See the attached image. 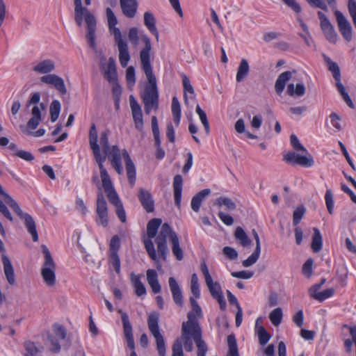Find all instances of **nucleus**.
<instances>
[{"label": "nucleus", "instance_id": "obj_1", "mask_svg": "<svg viewBox=\"0 0 356 356\" xmlns=\"http://www.w3.org/2000/svg\"><path fill=\"white\" fill-rule=\"evenodd\" d=\"M142 40L145 44V47L140 51V60L148 84L145 87L144 92L141 94V98L144 104L145 112L148 115L152 109L156 111L159 108V92L156 79L153 73L150 62L151 40L147 35H144Z\"/></svg>", "mask_w": 356, "mask_h": 356}, {"label": "nucleus", "instance_id": "obj_2", "mask_svg": "<svg viewBox=\"0 0 356 356\" xmlns=\"http://www.w3.org/2000/svg\"><path fill=\"white\" fill-rule=\"evenodd\" d=\"M89 144L99 169V176L102 182V170H104L107 175L109 176L108 171L104 165L106 158L109 159L112 166L115 168L118 174L122 175L123 169L121 164V154L119 147L117 145H113L111 149L108 150V154H104V155H102L100 151V146L97 143V131L95 124L91 125L89 131Z\"/></svg>", "mask_w": 356, "mask_h": 356}, {"label": "nucleus", "instance_id": "obj_3", "mask_svg": "<svg viewBox=\"0 0 356 356\" xmlns=\"http://www.w3.org/2000/svg\"><path fill=\"white\" fill-rule=\"evenodd\" d=\"M74 20L78 26H81L85 20L87 25L86 39L89 47L94 51H97L95 42V31L97 20L95 17L82 6L81 0H74Z\"/></svg>", "mask_w": 356, "mask_h": 356}, {"label": "nucleus", "instance_id": "obj_4", "mask_svg": "<svg viewBox=\"0 0 356 356\" xmlns=\"http://www.w3.org/2000/svg\"><path fill=\"white\" fill-rule=\"evenodd\" d=\"M106 15L108 22V29L114 37V41L119 51V61L122 67L127 66L130 60V54L127 42L123 39L121 31L116 27L118 19L111 8H107Z\"/></svg>", "mask_w": 356, "mask_h": 356}, {"label": "nucleus", "instance_id": "obj_5", "mask_svg": "<svg viewBox=\"0 0 356 356\" xmlns=\"http://www.w3.org/2000/svg\"><path fill=\"white\" fill-rule=\"evenodd\" d=\"M102 188L107 194L109 202L115 206L116 213L122 222H126V213L123 208L122 204L115 191L110 176H108L104 170L102 172Z\"/></svg>", "mask_w": 356, "mask_h": 356}, {"label": "nucleus", "instance_id": "obj_6", "mask_svg": "<svg viewBox=\"0 0 356 356\" xmlns=\"http://www.w3.org/2000/svg\"><path fill=\"white\" fill-rule=\"evenodd\" d=\"M162 220L160 218H153L150 220L147 225V238L143 239V243L149 257L156 263V267L159 269L161 264L159 263L156 254L152 238H154L158 232V229L161 226Z\"/></svg>", "mask_w": 356, "mask_h": 356}, {"label": "nucleus", "instance_id": "obj_7", "mask_svg": "<svg viewBox=\"0 0 356 356\" xmlns=\"http://www.w3.org/2000/svg\"><path fill=\"white\" fill-rule=\"evenodd\" d=\"M42 252L44 254V263L42 264L41 275L44 282L49 286H53L56 284V265L52 256L45 245H41Z\"/></svg>", "mask_w": 356, "mask_h": 356}, {"label": "nucleus", "instance_id": "obj_8", "mask_svg": "<svg viewBox=\"0 0 356 356\" xmlns=\"http://www.w3.org/2000/svg\"><path fill=\"white\" fill-rule=\"evenodd\" d=\"M200 270L211 296L218 301L220 308L222 310H225L226 309V302L221 290V286L218 282L213 280L205 261L201 263Z\"/></svg>", "mask_w": 356, "mask_h": 356}, {"label": "nucleus", "instance_id": "obj_9", "mask_svg": "<svg viewBox=\"0 0 356 356\" xmlns=\"http://www.w3.org/2000/svg\"><path fill=\"white\" fill-rule=\"evenodd\" d=\"M190 302L192 306V310L189 312L187 314L188 321L184 322L181 326V332H183V337L186 340V344L189 350L191 349V341L187 339V336L190 331H191V327L193 326H200L196 318H201L202 317V309L195 300L194 298H190Z\"/></svg>", "mask_w": 356, "mask_h": 356}, {"label": "nucleus", "instance_id": "obj_10", "mask_svg": "<svg viewBox=\"0 0 356 356\" xmlns=\"http://www.w3.org/2000/svg\"><path fill=\"white\" fill-rule=\"evenodd\" d=\"M159 316L156 313L149 314L147 319L148 328L154 337L156 343V349L159 356H165V344L163 337L160 333L159 326Z\"/></svg>", "mask_w": 356, "mask_h": 356}, {"label": "nucleus", "instance_id": "obj_11", "mask_svg": "<svg viewBox=\"0 0 356 356\" xmlns=\"http://www.w3.org/2000/svg\"><path fill=\"white\" fill-rule=\"evenodd\" d=\"M8 200L6 202L10 208L24 220V225L29 233L31 235L33 241H38V234L36 229V225L33 218L26 213H24L20 209L19 204L11 197H8Z\"/></svg>", "mask_w": 356, "mask_h": 356}, {"label": "nucleus", "instance_id": "obj_12", "mask_svg": "<svg viewBox=\"0 0 356 356\" xmlns=\"http://www.w3.org/2000/svg\"><path fill=\"white\" fill-rule=\"evenodd\" d=\"M40 95L39 92H35L32 95L28 102V106L33 105L31 109L32 117L27 122V126L30 129L34 130L39 125L42 120V112L45 111L46 106L43 103L39 104Z\"/></svg>", "mask_w": 356, "mask_h": 356}, {"label": "nucleus", "instance_id": "obj_13", "mask_svg": "<svg viewBox=\"0 0 356 356\" xmlns=\"http://www.w3.org/2000/svg\"><path fill=\"white\" fill-rule=\"evenodd\" d=\"M172 234H177L172 229L169 224L164 223L161 225L159 234L155 238L158 252L163 260L166 259L168 254L166 239L168 237L171 241Z\"/></svg>", "mask_w": 356, "mask_h": 356}, {"label": "nucleus", "instance_id": "obj_14", "mask_svg": "<svg viewBox=\"0 0 356 356\" xmlns=\"http://www.w3.org/2000/svg\"><path fill=\"white\" fill-rule=\"evenodd\" d=\"M191 330H192L189 332L188 335L187 336V339L189 340V341H191V350H189L187 346L186 339L183 337V339H184V348L188 352H191L193 350L192 340L193 339L197 347V356H206L208 348L206 343L202 339L200 327L197 325H192Z\"/></svg>", "mask_w": 356, "mask_h": 356}, {"label": "nucleus", "instance_id": "obj_15", "mask_svg": "<svg viewBox=\"0 0 356 356\" xmlns=\"http://www.w3.org/2000/svg\"><path fill=\"white\" fill-rule=\"evenodd\" d=\"M96 213L97 219V223L103 227H106L108 225V213L107 203L102 192L97 195Z\"/></svg>", "mask_w": 356, "mask_h": 356}, {"label": "nucleus", "instance_id": "obj_16", "mask_svg": "<svg viewBox=\"0 0 356 356\" xmlns=\"http://www.w3.org/2000/svg\"><path fill=\"white\" fill-rule=\"evenodd\" d=\"M118 312L121 314V319L123 325V332L127 342V346L132 350L130 356H138L135 351V343L132 332L133 330L129 319V316L122 309H119Z\"/></svg>", "mask_w": 356, "mask_h": 356}, {"label": "nucleus", "instance_id": "obj_17", "mask_svg": "<svg viewBox=\"0 0 356 356\" xmlns=\"http://www.w3.org/2000/svg\"><path fill=\"white\" fill-rule=\"evenodd\" d=\"M106 58L102 56L100 58V65L102 68L104 78L111 83H115L118 81V75L116 65L114 58H109L107 65H106Z\"/></svg>", "mask_w": 356, "mask_h": 356}, {"label": "nucleus", "instance_id": "obj_18", "mask_svg": "<svg viewBox=\"0 0 356 356\" xmlns=\"http://www.w3.org/2000/svg\"><path fill=\"white\" fill-rule=\"evenodd\" d=\"M129 104L135 128L140 132H143L144 120L140 106L133 95L129 97Z\"/></svg>", "mask_w": 356, "mask_h": 356}, {"label": "nucleus", "instance_id": "obj_19", "mask_svg": "<svg viewBox=\"0 0 356 356\" xmlns=\"http://www.w3.org/2000/svg\"><path fill=\"white\" fill-rule=\"evenodd\" d=\"M284 161L292 165H300L303 167H312L314 165V161L312 156H301L293 152H289L284 155Z\"/></svg>", "mask_w": 356, "mask_h": 356}, {"label": "nucleus", "instance_id": "obj_20", "mask_svg": "<svg viewBox=\"0 0 356 356\" xmlns=\"http://www.w3.org/2000/svg\"><path fill=\"white\" fill-rule=\"evenodd\" d=\"M334 15L341 35L346 41L350 42L353 38V29L350 22L343 13L338 10L334 11Z\"/></svg>", "mask_w": 356, "mask_h": 356}, {"label": "nucleus", "instance_id": "obj_21", "mask_svg": "<svg viewBox=\"0 0 356 356\" xmlns=\"http://www.w3.org/2000/svg\"><path fill=\"white\" fill-rule=\"evenodd\" d=\"M42 83L53 86L61 95H65L67 92L64 80L55 74H48L40 78Z\"/></svg>", "mask_w": 356, "mask_h": 356}, {"label": "nucleus", "instance_id": "obj_22", "mask_svg": "<svg viewBox=\"0 0 356 356\" xmlns=\"http://www.w3.org/2000/svg\"><path fill=\"white\" fill-rule=\"evenodd\" d=\"M138 197L143 208L147 213H152L154 211V200L148 190L143 188H139Z\"/></svg>", "mask_w": 356, "mask_h": 356}, {"label": "nucleus", "instance_id": "obj_23", "mask_svg": "<svg viewBox=\"0 0 356 356\" xmlns=\"http://www.w3.org/2000/svg\"><path fill=\"white\" fill-rule=\"evenodd\" d=\"M122 156L125 161L127 177L131 187H134L136 179V167L127 150L122 151Z\"/></svg>", "mask_w": 356, "mask_h": 356}, {"label": "nucleus", "instance_id": "obj_24", "mask_svg": "<svg viewBox=\"0 0 356 356\" xmlns=\"http://www.w3.org/2000/svg\"><path fill=\"white\" fill-rule=\"evenodd\" d=\"M120 6L123 15L128 18H134L137 13L136 0H120Z\"/></svg>", "mask_w": 356, "mask_h": 356}, {"label": "nucleus", "instance_id": "obj_25", "mask_svg": "<svg viewBox=\"0 0 356 356\" xmlns=\"http://www.w3.org/2000/svg\"><path fill=\"white\" fill-rule=\"evenodd\" d=\"M144 24L147 30L155 37L156 41L159 40V33L156 28V20L153 13L146 11L143 15Z\"/></svg>", "mask_w": 356, "mask_h": 356}, {"label": "nucleus", "instance_id": "obj_26", "mask_svg": "<svg viewBox=\"0 0 356 356\" xmlns=\"http://www.w3.org/2000/svg\"><path fill=\"white\" fill-rule=\"evenodd\" d=\"M168 283L175 303L179 307H182L183 296L179 285L173 277L169 278Z\"/></svg>", "mask_w": 356, "mask_h": 356}, {"label": "nucleus", "instance_id": "obj_27", "mask_svg": "<svg viewBox=\"0 0 356 356\" xmlns=\"http://www.w3.org/2000/svg\"><path fill=\"white\" fill-rule=\"evenodd\" d=\"M1 259L6 278L10 285H14L15 284V275L11 261L8 256L4 254H2Z\"/></svg>", "mask_w": 356, "mask_h": 356}, {"label": "nucleus", "instance_id": "obj_28", "mask_svg": "<svg viewBox=\"0 0 356 356\" xmlns=\"http://www.w3.org/2000/svg\"><path fill=\"white\" fill-rule=\"evenodd\" d=\"M250 72V67L247 59L241 58L236 69V81L241 83L247 79Z\"/></svg>", "mask_w": 356, "mask_h": 356}, {"label": "nucleus", "instance_id": "obj_29", "mask_svg": "<svg viewBox=\"0 0 356 356\" xmlns=\"http://www.w3.org/2000/svg\"><path fill=\"white\" fill-rule=\"evenodd\" d=\"M183 178L180 175H177L173 179V191L175 203L178 207L181 205Z\"/></svg>", "mask_w": 356, "mask_h": 356}, {"label": "nucleus", "instance_id": "obj_30", "mask_svg": "<svg viewBox=\"0 0 356 356\" xmlns=\"http://www.w3.org/2000/svg\"><path fill=\"white\" fill-rule=\"evenodd\" d=\"M55 70V63L52 60L45 59L33 67V71L39 74H50Z\"/></svg>", "mask_w": 356, "mask_h": 356}, {"label": "nucleus", "instance_id": "obj_31", "mask_svg": "<svg viewBox=\"0 0 356 356\" xmlns=\"http://www.w3.org/2000/svg\"><path fill=\"white\" fill-rule=\"evenodd\" d=\"M211 194V190L206 188L196 193L191 200V209L195 212H198L202 201Z\"/></svg>", "mask_w": 356, "mask_h": 356}, {"label": "nucleus", "instance_id": "obj_32", "mask_svg": "<svg viewBox=\"0 0 356 356\" xmlns=\"http://www.w3.org/2000/svg\"><path fill=\"white\" fill-rule=\"evenodd\" d=\"M147 281L154 293H159L161 286L159 282L158 274L155 270L148 269L147 270Z\"/></svg>", "mask_w": 356, "mask_h": 356}, {"label": "nucleus", "instance_id": "obj_33", "mask_svg": "<svg viewBox=\"0 0 356 356\" xmlns=\"http://www.w3.org/2000/svg\"><path fill=\"white\" fill-rule=\"evenodd\" d=\"M296 72V70L292 72L286 71L279 75L275 84V89L278 95H280L283 92L286 81L291 78L292 74Z\"/></svg>", "mask_w": 356, "mask_h": 356}, {"label": "nucleus", "instance_id": "obj_34", "mask_svg": "<svg viewBox=\"0 0 356 356\" xmlns=\"http://www.w3.org/2000/svg\"><path fill=\"white\" fill-rule=\"evenodd\" d=\"M182 85L184 88V99L186 105H188V97L187 92L192 95L191 97V99H195V90L191 83V81L186 74L182 75Z\"/></svg>", "mask_w": 356, "mask_h": 356}, {"label": "nucleus", "instance_id": "obj_35", "mask_svg": "<svg viewBox=\"0 0 356 356\" xmlns=\"http://www.w3.org/2000/svg\"><path fill=\"white\" fill-rule=\"evenodd\" d=\"M234 237L238 243L243 248H248L252 244L251 239L248 237L244 229L241 227H237L234 232Z\"/></svg>", "mask_w": 356, "mask_h": 356}, {"label": "nucleus", "instance_id": "obj_36", "mask_svg": "<svg viewBox=\"0 0 356 356\" xmlns=\"http://www.w3.org/2000/svg\"><path fill=\"white\" fill-rule=\"evenodd\" d=\"M131 282L135 289L136 294L138 296H142L146 293V289L144 284L140 281L139 275H135L134 273H131Z\"/></svg>", "mask_w": 356, "mask_h": 356}, {"label": "nucleus", "instance_id": "obj_37", "mask_svg": "<svg viewBox=\"0 0 356 356\" xmlns=\"http://www.w3.org/2000/svg\"><path fill=\"white\" fill-rule=\"evenodd\" d=\"M170 242L173 255L178 261H181L184 259V252L180 246L178 236L177 234H172V241Z\"/></svg>", "mask_w": 356, "mask_h": 356}, {"label": "nucleus", "instance_id": "obj_38", "mask_svg": "<svg viewBox=\"0 0 356 356\" xmlns=\"http://www.w3.org/2000/svg\"><path fill=\"white\" fill-rule=\"evenodd\" d=\"M321 27L326 39L332 43H336L337 40V35L330 22L321 24Z\"/></svg>", "mask_w": 356, "mask_h": 356}, {"label": "nucleus", "instance_id": "obj_39", "mask_svg": "<svg viewBox=\"0 0 356 356\" xmlns=\"http://www.w3.org/2000/svg\"><path fill=\"white\" fill-rule=\"evenodd\" d=\"M314 234L312 236V248L314 252H318L322 248L323 239L318 229H313Z\"/></svg>", "mask_w": 356, "mask_h": 356}, {"label": "nucleus", "instance_id": "obj_40", "mask_svg": "<svg viewBox=\"0 0 356 356\" xmlns=\"http://www.w3.org/2000/svg\"><path fill=\"white\" fill-rule=\"evenodd\" d=\"M214 204L218 207L224 206L229 211H234L236 208V203L232 199L225 196H221L217 198Z\"/></svg>", "mask_w": 356, "mask_h": 356}, {"label": "nucleus", "instance_id": "obj_41", "mask_svg": "<svg viewBox=\"0 0 356 356\" xmlns=\"http://www.w3.org/2000/svg\"><path fill=\"white\" fill-rule=\"evenodd\" d=\"M171 109L175 122L178 126L181 119V106L176 97H172Z\"/></svg>", "mask_w": 356, "mask_h": 356}, {"label": "nucleus", "instance_id": "obj_42", "mask_svg": "<svg viewBox=\"0 0 356 356\" xmlns=\"http://www.w3.org/2000/svg\"><path fill=\"white\" fill-rule=\"evenodd\" d=\"M305 92V88L302 83H298L295 86L293 83H290L287 86V93L290 96L297 95L302 96Z\"/></svg>", "mask_w": 356, "mask_h": 356}, {"label": "nucleus", "instance_id": "obj_43", "mask_svg": "<svg viewBox=\"0 0 356 356\" xmlns=\"http://www.w3.org/2000/svg\"><path fill=\"white\" fill-rule=\"evenodd\" d=\"M184 346V339H183V332L179 338H177L172 345V356H184L182 346Z\"/></svg>", "mask_w": 356, "mask_h": 356}, {"label": "nucleus", "instance_id": "obj_44", "mask_svg": "<svg viewBox=\"0 0 356 356\" xmlns=\"http://www.w3.org/2000/svg\"><path fill=\"white\" fill-rule=\"evenodd\" d=\"M227 345L229 351L227 356H238L236 340L234 334H229L227 337Z\"/></svg>", "mask_w": 356, "mask_h": 356}, {"label": "nucleus", "instance_id": "obj_45", "mask_svg": "<svg viewBox=\"0 0 356 356\" xmlns=\"http://www.w3.org/2000/svg\"><path fill=\"white\" fill-rule=\"evenodd\" d=\"M282 317V310L280 307L274 309L269 314V319L275 326H278L281 323Z\"/></svg>", "mask_w": 356, "mask_h": 356}, {"label": "nucleus", "instance_id": "obj_46", "mask_svg": "<svg viewBox=\"0 0 356 356\" xmlns=\"http://www.w3.org/2000/svg\"><path fill=\"white\" fill-rule=\"evenodd\" d=\"M110 131L108 130H105L102 131L100 134L99 138V143L102 146V151L104 154H108V150L111 149V147L108 145V136Z\"/></svg>", "mask_w": 356, "mask_h": 356}, {"label": "nucleus", "instance_id": "obj_47", "mask_svg": "<svg viewBox=\"0 0 356 356\" xmlns=\"http://www.w3.org/2000/svg\"><path fill=\"white\" fill-rule=\"evenodd\" d=\"M306 212V209L303 206L298 207L293 213V225L298 227L301 220L304 217Z\"/></svg>", "mask_w": 356, "mask_h": 356}, {"label": "nucleus", "instance_id": "obj_48", "mask_svg": "<svg viewBox=\"0 0 356 356\" xmlns=\"http://www.w3.org/2000/svg\"><path fill=\"white\" fill-rule=\"evenodd\" d=\"M60 108L61 105L59 101L54 100L51 102L50 105L49 112L51 115V120L52 122H55L58 118Z\"/></svg>", "mask_w": 356, "mask_h": 356}, {"label": "nucleus", "instance_id": "obj_49", "mask_svg": "<svg viewBox=\"0 0 356 356\" xmlns=\"http://www.w3.org/2000/svg\"><path fill=\"white\" fill-rule=\"evenodd\" d=\"M334 291H335L334 289L330 288V289L323 290L321 292H317L316 293H313V295L311 296V297L314 298L316 300L323 302L325 299L332 296L333 294L334 293Z\"/></svg>", "mask_w": 356, "mask_h": 356}, {"label": "nucleus", "instance_id": "obj_50", "mask_svg": "<svg viewBox=\"0 0 356 356\" xmlns=\"http://www.w3.org/2000/svg\"><path fill=\"white\" fill-rule=\"evenodd\" d=\"M261 248H255L254 252L245 260L243 261V266L248 268L254 264L259 258Z\"/></svg>", "mask_w": 356, "mask_h": 356}, {"label": "nucleus", "instance_id": "obj_51", "mask_svg": "<svg viewBox=\"0 0 356 356\" xmlns=\"http://www.w3.org/2000/svg\"><path fill=\"white\" fill-rule=\"evenodd\" d=\"M195 111L204 127L206 134L208 135L210 131V128L206 113L200 108L199 105H197Z\"/></svg>", "mask_w": 356, "mask_h": 356}, {"label": "nucleus", "instance_id": "obj_52", "mask_svg": "<svg viewBox=\"0 0 356 356\" xmlns=\"http://www.w3.org/2000/svg\"><path fill=\"white\" fill-rule=\"evenodd\" d=\"M198 277L195 273H193L191 276V290L193 295L195 298H199L200 296V285L198 283Z\"/></svg>", "mask_w": 356, "mask_h": 356}, {"label": "nucleus", "instance_id": "obj_53", "mask_svg": "<svg viewBox=\"0 0 356 356\" xmlns=\"http://www.w3.org/2000/svg\"><path fill=\"white\" fill-rule=\"evenodd\" d=\"M325 61L328 65L329 70L332 72L335 79L341 78L339 67L337 63L333 62L329 58H325Z\"/></svg>", "mask_w": 356, "mask_h": 356}, {"label": "nucleus", "instance_id": "obj_54", "mask_svg": "<svg viewBox=\"0 0 356 356\" xmlns=\"http://www.w3.org/2000/svg\"><path fill=\"white\" fill-rule=\"evenodd\" d=\"M126 80L129 87L132 88L136 83L135 70L133 66H129L126 70Z\"/></svg>", "mask_w": 356, "mask_h": 356}, {"label": "nucleus", "instance_id": "obj_55", "mask_svg": "<svg viewBox=\"0 0 356 356\" xmlns=\"http://www.w3.org/2000/svg\"><path fill=\"white\" fill-rule=\"evenodd\" d=\"M109 262L115 272L120 273V259L118 254H110Z\"/></svg>", "mask_w": 356, "mask_h": 356}, {"label": "nucleus", "instance_id": "obj_56", "mask_svg": "<svg viewBox=\"0 0 356 356\" xmlns=\"http://www.w3.org/2000/svg\"><path fill=\"white\" fill-rule=\"evenodd\" d=\"M256 332L258 335L259 342L261 346L266 344L270 339V334L268 333L265 328H260L259 331Z\"/></svg>", "mask_w": 356, "mask_h": 356}, {"label": "nucleus", "instance_id": "obj_57", "mask_svg": "<svg viewBox=\"0 0 356 356\" xmlns=\"http://www.w3.org/2000/svg\"><path fill=\"white\" fill-rule=\"evenodd\" d=\"M325 199L328 212L330 214H332L334 209V199L333 194L330 190L326 191Z\"/></svg>", "mask_w": 356, "mask_h": 356}, {"label": "nucleus", "instance_id": "obj_58", "mask_svg": "<svg viewBox=\"0 0 356 356\" xmlns=\"http://www.w3.org/2000/svg\"><path fill=\"white\" fill-rule=\"evenodd\" d=\"M291 145L297 151H301L307 154V150L301 145L297 136L292 134L290 137Z\"/></svg>", "mask_w": 356, "mask_h": 356}, {"label": "nucleus", "instance_id": "obj_59", "mask_svg": "<svg viewBox=\"0 0 356 356\" xmlns=\"http://www.w3.org/2000/svg\"><path fill=\"white\" fill-rule=\"evenodd\" d=\"M128 39L130 42L134 45H137L138 43V30L136 27H132L129 29L128 33Z\"/></svg>", "mask_w": 356, "mask_h": 356}, {"label": "nucleus", "instance_id": "obj_60", "mask_svg": "<svg viewBox=\"0 0 356 356\" xmlns=\"http://www.w3.org/2000/svg\"><path fill=\"white\" fill-rule=\"evenodd\" d=\"M120 246V241L118 236H113L110 242V254H118Z\"/></svg>", "mask_w": 356, "mask_h": 356}, {"label": "nucleus", "instance_id": "obj_61", "mask_svg": "<svg viewBox=\"0 0 356 356\" xmlns=\"http://www.w3.org/2000/svg\"><path fill=\"white\" fill-rule=\"evenodd\" d=\"M14 155L26 161H31L34 159L33 155L25 150H17Z\"/></svg>", "mask_w": 356, "mask_h": 356}, {"label": "nucleus", "instance_id": "obj_62", "mask_svg": "<svg viewBox=\"0 0 356 356\" xmlns=\"http://www.w3.org/2000/svg\"><path fill=\"white\" fill-rule=\"evenodd\" d=\"M231 275L232 277L236 278L250 279L253 276L254 273L252 271L249 270H241L238 272H232Z\"/></svg>", "mask_w": 356, "mask_h": 356}, {"label": "nucleus", "instance_id": "obj_63", "mask_svg": "<svg viewBox=\"0 0 356 356\" xmlns=\"http://www.w3.org/2000/svg\"><path fill=\"white\" fill-rule=\"evenodd\" d=\"M286 6L290 8L296 13H299L301 12V7L299 3L296 2V0H281Z\"/></svg>", "mask_w": 356, "mask_h": 356}, {"label": "nucleus", "instance_id": "obj_64", "mask_svg": "<svg viewBox=\"0 0 356 356\" xmlns=\"http://www.w3.org/2000/svg\"><path fill=\"white\" fill-rule=\"evenodd\" d=\"M348 10L356 28V2L354 0L348 1Z\"/></svg>", "mask_w": 356, "mask_h": 356}]
</instances>
